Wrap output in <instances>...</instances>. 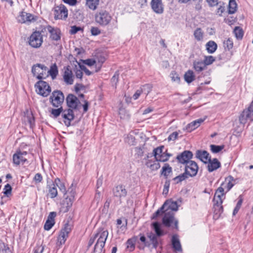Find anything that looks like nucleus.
<instances>
[{
    "label": "nucleus",
    "mask_w": 253,
    "mask_h": 253,
    "mask_svg": "<svg viewBox=\"0 0 253 253\" xmlns=\"http://www.w3.org/2000/svg\"><path fill=\"white\" fill-rule=\"evenodd\" d=\"M204 120L202 119H199L197 120L194 121L191 123L189 124L186 126V129L188 131H191L194 130L198 126H200V124L204 122Z\"/></svg>",
    "instance_id": "25"
},
{
    "label": "nucleus",
    "mask_w": 253,
    "mask_h": 253,
    "mask_svg": "<svg viewBox=\"0 0 253 253\" xmlns=\"http://www.w3.org/2000/svg\"><path fill=\"white\" fill-rule=\"evenodd\" d=\"M146 166L150 168L152 170H156L160 168V165L157 160L152 162L151 160H148L146 163Z\"/></svg>",
    "instance_id": "33"
},
{
    "label": "nucleus",
    "mask_w": 253,
    "mask_h": 253,
    "mask_svg": "<svg viewBox=\"0 0 253 253\" xmlns=\"http://www.w3.org/2000/svg\"><path fill=\"white\" fill-rule=\"evenodd\" d=\"M179 133L177 131H174L171 133L168 138V140L169 141H174L177 138L178 136Z\"/></svg>",
    "instance_id": "59"
},
{
    "label": "nucleus",
    "mask_w": 253,
    "mask_h": 253,
    "mask_svg": "<svg viewBox=\"0 0 253 253\" xmlns=\"http://www.w3.org/2000/svg\"><path fill=\"white\" fill-rule=\"evenodd\" d=\"M170 77L171 80L173 82H176L177 83H180V77H179L178 74H177L175 72L172 71L170 74Z\"/></svg>",
    "instance_id": "50"
},
{
    "label": "nucleus",
    "mask_w": 253,
    "mask_h": 253,
    "mask_svg": "<svg viewBox=\"0 0 253 253\" xmlns=\"http://www.w3.org/2000/svg\"><path fill=\"white\" fill-rule=\"evenodd\" d=\"M215 61V58L212 56H208L205 57V60L203 61L204 63H205V65H210L212 64Z\"/></svg>",
    "instance_id": "54"
},
{
    "label": "nucleus",
    "mask_w": 253,
    "mask_h": 253,
    "mask_svg": "<svg viewBox=\"0 0 253 253\" xmlns=\"http://www.w3.org/2000/svg\"><path fill=\"white\" fill-rule=\"evenodd\" d=\"M44 247L42 246H38L34 249V253H42Z\"/></svg>",
    "instance_id": "64"
},
{
    "label": "nucleus",
    "mask_w": 253,
    "mask_h": 253,
    "mask_svg": "<svg viewBox=\"0 0 253 253\" xmlns=\"http://www.w3.org/2000/svg\"><path fill=\"white\" fill-rule=\"evenodd\" d=\"M63 109L62 107H60L57 109H52L51 111V114L54 117L56 118L58 117L61 113H62Z\"/></svg>",
    "instance_id": "55"
},
{
    "label": "nucleus",
    "mask_w": 253,
    "mask_h": 253,
    "mask_svg": "<svg viewBox=\"0 0 253 253\" xmlns=\"http://www.w3.org/2000/svg\"><path fill=\"white\" fill-rule=\"evenodd\" d=\"M152 225L156 235L160 237L164 235V232L161 228L160 223L155 222L153 223Z\"/></svg>",
    "instance_id": "36"
},
{
    "label": "nucleus",
    "mask_w": 253,
    "mask_h": 253,
    "mask_svg": "<svg viewBox=\"0 0 253 253\" xmlns=\"http://www.w3.org/2000/svg\"><path fill=\"white\" fill-rule=\"evenodd\" d=\"M224 145H211L210 147L211 151L213 153H217L222 150L224 148Z\"/></svg>",
    "instance_id": "49"
},
{
    "label": "nucleus",
    "mask_w": 253,
    "mask_h": 253,
    "mask_svg": "<svg viewBox=\"0 0 253 253\" xmlns=\"http://www.w3.org/2000/svg\"><path fill=\"white\" fill-rule=\"evenodd\" d=\"M193 157V154L190 151L186 150L176 157L177 161L181 164L186 165Z\"/></svg>",
    "instance_id": "15"
},
{
    "label": "nucleus",
    "mask_w": 253,
    "mask_h": 253,
    "mask_svg": "<svg viewBox=\"0 0 253 253\" xmlns=\"http://www.w3.org/2000/svg\"><path fill=\"white\" fill-rule=\"evenodd\" d=\"M17 20L19 22L21 23L32 22L37 20V17L31 13L22 11L18 16Z\"/></svg>",
    "instance_id": "14"
},
{
    "label": "nucleus",
    "mask_w": 253,
    "mask_h": 253,
    "mask_svg": "<svg viewBox=\"0 0 253 253\" xmlns=\"http://www.w3.org/2000/svg\"><path fill=\"white\" fill-rule=\"evenodd\" d=\"M47 31L50 34V38L54 41H58L60 39V31L57 28H54L51 26L47 27Z\"/></svg>",
    "instance_id": "20"
},
{
    "label": "nucleus",
    "mask_w": 253,
    "mask_h": 253,
    "mask_svg": "<svg viewBox=\"0 0 253 253\" xmlns=\"http://www.w3.org/2000/svg\"><path fill=\"white\" fill-rule=\"evenodd\" d=\"M223 44L225 49L230 50L232 49L233 46V42L231 39L228 38L227 40L224 41Z\"/></svg>",
    "instance_id": "48"
},
{
    "label": "nucleus",
    "mask_w": 253,
    "mask_h": 253,
    "mask_svg": "<svg viewBox=\"0 0 253 253\" xmlns=\"http://www.w3.org/2000/svg\"><path fill=\"white\" fill-rule=\"evenodd\" d=\"M95 21L102 26H105L110 22L112 17L106 10H101L95 14Z\"/></svg>",
    "instance_id": "5"
},
{
    "label": "nucleus",
    "mask_w": 253,
    "mask_h": 253,
    "mask_svg": "<svg viewBox=\"0 0 253 253\" xmlns=\"http://www.w3.org/2000/svg\"><path fill=\"white\" fill-rule=\"evenodd\" d=\"M108 231L103 229H99L94 237L96 242L94 248V252L95 253H104V247L108 236Z\"/></svg>",
    "instance_id": "2"
},
{
    "label": "nucleus",
    "mask_w": 253,
    "mask_h": 253,
    "mask_svg": "<svg viewBox=\"0 0 253 253\" xmlns=\"http://www.w3.org/2000/svg\"><path fill=\"white\" fill-rule=\"evenodd\" d=\"M27 152L26 151H17L13 155V162L14 165L18 166L23 165L27 161Z\"/></svg>",
    "instance_id": "11"
},
{
    "label": "nucleus",
    "mask_w": 253,
    "mask_h": 253,
    "mask_svg": "<svg viewBox=\"0 0 253 253\" xmlns=\"http://www.w3.org/2000/svg\"><path fill=\"white\" fill-rule=\"evenodd\" d=\"M64 100V94L60 90L54 91L49 98L50 102L55 107H58L61 106Z\"/></svg>",
    "instance_id": "8"
},
{
    "label": "nucleus",
    "mask_w": 253,
    "mask_h": 253,
    "mask_svg": "<svg viewBox=\"0 0 253 253\" xmlns=\"http://www.w3.org/2000/svg\"><path fill=\"white\" fill-rule=\"evenodd\" d=\"M58 73L57 67L55 64H54L50 66L49 70L47 69L46 74L48 76L49 75L52 79H54L56 77Z\"/></svg>",
    "instance_id": "31"
},
{
    "label": "nucleus",
    "mask_w": 253,
    "mask_h": 253,
    "mask_svg": "<svg viewBox=\"0 0 253 253\" xmlns=\"http://www.w3.org/2000/svg\"><path fill=\"white\" fill-rule=\"evenodd\" d=\"M135 239L131 238L127 240L126 242V248L130 252H132L135 248Z\"/></svg>",
    "instance_id": "43"
},
{
    "label": "nucleus",
    "mask_w": 253,
    "mask_h": 253,
    "mask_svg": "<svg viewBox=\"0 0 253 253\" xmlns=\"http://www.w3.org/2000/svg\"><path fill=\"white\" fill-rule=\"evenodd\" d=\"M47 67L44 65L41 64H35L32 68V73L33 76L39 80L44 79L47 77Z\"/></svg>",
    "instance_id": "6"
},
{
    "label": "nucleus",
    "mask_w": 253,
    "mask_h": 253,
    "mask_svg": "<svg viewBox=\"0 0 253 253\" xmlns=\"http://www.w3.org/2000/svg\"><path fill=\"white\" fill-rule=\"evenodd\" d=\"M248 120H250V117L246 110H244L239 117L240 123L243 126L247 123Z\"/></svg>",
    "instance_id": "29"
},
{
    "label": "nucleus",
    "mask_w": 253,
    "mask_h": 253,
    "mask_svg": "<svg viewBox=\"0 0 253 253\" xmlns=\"http://www.w3.org/2000/svg\"><path fill=\"white\" fill-rule=\"evenodd\" d=\"M54 224V220L47 219L44 225V229L45 230H49Z\"/></svg>",
    "instance_id": "53"
},
{
    "label": "nucleus",
    "mask_w": 253,
    "mask_h": 253,
    "mask_svg": "<svg viewBox=\"0 0 253 253\" xmlns=\"http://www.w3.org/2000/svg\"><path fill=\"white\" fill-rule=\"evenodd\" d=\"M42 43V36L40 32L36 31L30 36L29 39L30 45L35 48L40 47Z\"/></svg>",
    "instance_id": "10"
},
{
    "label": "nucleus",
    "mask_w": 253,
    "mask_h": 253,
    "mask_svg": "<svg viewBox=\"0 0 253 253\" xmlns=\"http://www.w3.org/2000/svg\"><path fill=\"white\" fill-rule=\"evenodd\" d=\"M119 71H116L111 79V82L113 84H114L115 85H117V84L118 82V80H119Z\"/></svg>",
    "instance_id": "57"
},
{
    "label": "nucleus",
    "mask_w": 253,
    "mask_h": 253,
    "mask_svg": "<svg viewBox=\"0 0 253 253\" xmlns=\"http://www.w3.org/2000/svg\"><path fill=\"white\" fill-rule=\"evenodd\" d=\"M111 202V200L109 198L107 199L104 203L103 208L102 209V212L104 214H107L110 207V204Z\"/></svg>",
    "instance_id": "52"
},
{
    "label": "nucleus",
    "mask_w": 253,
    "mask_h": 253,
    "mask_svg": "<svg viewBox=\"0 0 253 253\" xmlns=\"http://www.w3.org/2000/svg\"><path fill=\"white\" fill-rule=\"evenodd\" d=\"M56 187L55 184L52 183L48 188V195L51 198H55L57 196L58 192Z\"/></svg>",
    "instance_id": "34"
},
{
    "label": "nucleus",
    "mask_w": 253,
    "mask_h": 253,
    "mask_svg": "<svg viewBox=\"0 0 253 253\" xmlns=\"http://www.w3.org/2000/svg\"><path fill=\"white\" fill-rule=\"evenodd\" d=\"M62 117L64 119L65 125L67 126H70L71 121L74 120L75 117L73 110L70 108L63 110Z\"/></svg>",
    "instance_id": "16"
},
{
    "label": "nucleus",
    "mask_w": 253,
    "mask_h": 253,
    "mask_svg": "<svg viewBox=\"0 0 253 253\" xmlns=\"http://www.w3.org/2000/svg\"><path fill=\"white\" fill-rule=\"evenodd\" d=\"M64 82L68 84H73V75L72 71L68 68H67L64 72L63 75Z\"/></svg>",
    "instance_id": "23"
},
{
    "label": "nucleus",
    "mask_w": 253,
    "mask_h": 253,
    "mask_svg": "<svg viewBox=\"0 0 253 253\" xmlns=\"http://www.w3.org/2000/svg\"><path fill=\"white\" fill-rule=\"evenodd\" d=\"M151 6L152 10L157 14H162L164 12V5L162 0H152Z\"/></svg>",
    "instance_id": "19"
},
{
    "label": "nucleus",
    "mask_w": 253,
    "mask_h": 253,
    "mask_svg": "<svg viewBox=\"0 0 253 253\" xmlns=\"http://www.w3.org/2000/svg\"><path fill=\"white\" fill-rule=\"evenodd\" d=\"M152 88V85L150 84H145L140 87L142 93L145 94V97L151 91Z\"/></svg>",
    "instance_id": "41"
},
{
    "label": "nucleus",
    "mask_w": 253,
    "mask_h": 253,
    "mask_svg": "<svg viewBox=\"0 0 253 253\" xmlns=\"http://www.w3.org/2000/svg\"><path fill=\"white\" fill-rule=\"evenodd\" d=\"M172 245L173 249L176 252H181L182 248L180 241L176 235H173L172 237Z\"/></svg>",
    "instance_id": "27"
},
{
    "label": "nucleus",
    "mask_w": 253,
    "mask_h": 253,
    "mask_svg": "<svg viewBox=\"0 0 253 253\" xmlns=\"http://www.w3.org/2000/svg\"><path fill=\"white\" fill-rule=\"evenodd\" d=\"M237 5L235 0H230L228 4V13L233 14L237 10Z\"/></svg>",
    "instance_id": "37"
},
{
    "label": "nucleus",
    "mask_w": 253,
    "mask_h": 253,
    "mask_svg": "<svg viewBox=\"0 0 253 253\" xmlns=\"http://www.w3.org/2000/svg\"><path fill=\"white\" fill-rule=\"evenodd\" d=\"M99 3V0H86L85 5L90 9L95 10Z\"/></svg>",
    "instance_id": "30"
},
{
    "label": "nucleus",
    "mask_w": 253,
    "mask_h": 253,
    "mask_svg": "<svg viewBox=\"0 0 253 253\" xmlns=\"http://www.w3.org/2000/svg\"><path fill=\"white\" fill-rule=\"evenodd\" d=\"M246 110L250 117V121H253V101L252 102L248 109Z\"/></svg>",
    "instance_id": "58"
},
{
    "label": "nucleus",
    "mask_w": 253,
    "mask_h": 253,
    "mask_svg": "<svg viewBox=\"0 0 253 253\" xmlns=\"http://www.w3.org/2000/svg\"><path fill=\"white\" fill-rule=\"evenodd\" d=\"M56 186H58L60 191L64 194V195L68 194L67 197H65L67 206L69 207L72 206L73 202L74 201L75 191L73 188L69 189L68 192L66 191L64 184L60 182L59 179L57 178L55 180Z\"/></svg>",
    "instance_id": "4"
},
{
    "label": "nucleus",
    "mask_w": 253,
    "mask_h": 253,
    "mask_svg": "<svg viewBox=\"0 0 253 253\" xmlns=\"http://www.w3.org/2000/svg\"><path fill=\"white\" fill-rule=\"evenodd\" d=\"M11 186L9 184H7L5 186H4V194L7 196H8V195L10 194H11Z\"/></svg>",
    "instance_id": "63"
},
{
    "label": "nucleus",
    "mask_w": 253,
    "mask_h": 253,
    "mask_svg": "<svg viewBox=\"0 0 253 253\" xmlns=\"http://www.w3.org/2000/svg\"><path fill=\"white\" fill-rule=\"evenodd\" d=\"M164 149V146H160L155 148L153 150V155L154 156L156 160L158 159L160 156L164 153L163 149Z\"/></svg>",
    "instance_id": "39"
},
{
    "label": "nucleus",
    "mask_w": 253,
    "mask_h": 253,
    "mask_svg": "<svg viewBox=\"0 0 253 253\" xmlns=\"http://www.w3.org/2000/svg\"><path fill=\"white\" fill-rule=\"evenodd\" d=\"M106 60L105 57L102 55L97 56L96 59V66H98V69L96 70V72H98L101 68L102 64Z\"/></svg>",
    "instance_id": "40"
},
{
    "label": "nucleus",
    "mask_w": 253,
    "mask_h": 253,
    "mask_svg": "<svg viewBox=\"0 0 253 253\" xmlns=\"http://www.w3.org/2000/svg\"><path fill=\"white\" fill-rule=\"evenodd\" d=\"M204 33L200 28H197L194 32V36L197 41H202L204 38Z\"/></svg>",
    "instance_id": "35"
},
{
    "label": "nucleus",
    "mask_w": 253,
    "mask_h": 253,
    "mask_svg": "<svg viewBox=\"0 0 253 253\" xmlns=\"http://www.w3.org/2000/svg\"><path fill=\"white\" fill-rule=\"evenodd\" d=\"M224 198V188L220 186L216 190L213 199V208L216 214H220L223 212L222 204Z\"/></svg>",
    "instance_id": "3"
},
{
    "label": "nucleus",
    "mask_w": 253,
    "mask_h": 253,
    "mask_svg": "<svg viewBox=\"0 0 253 253\" xmlns=\"http://www.w3.org/2000/svg\"><path fill=\"white\" fill-rule=\"evenodd\" d=\"M171 155L168 153H165L164 152L160 156V157L157 159V161L158 162H166L168 161L169 159V158Z\"/></svg>",
    "instance_id": "51"
},
{
    "label": "nucleus",
    "mask_w": 253,
    "mask_h": 253,
    "mask_svg": "<svg viewBox=\"0 0 253 253\" xmlns=\"http://www.w3.org/2000/svg\"><path fill=\"white\" fill-rule=\"evenodd\" d=\"M34 180L36 184L41 182L42 180V177L41 174L39 173L36 174L34 177Z\"/></svg>",
    "instance_id": "60"
},
{
    "label": "nucleus",
    "mask_w": 253,
    "mask_h": 253,
    "mask_svg": "<svg viewBox=\"0 0 253 253\" xmlns=\"http://www.w3.org/2000/svg\"><path fill=\"white\" fill-rule=\"evenodd\" d=\"M206 49L208 53H214L217 48V44L212 41L208 42L206 44Z\"/></svg>",
    "instance_id": "28"
},
{
    "label": "nucleus",
    "mask_w": 253,
    "mask_h": 253,
    "mask_svg": "<svg viewBox=\"0 0 253 253\" xmlns=\"http://www.w3.org/2000/svg\"><path fill=\"white\" fill-rule=\"evenodd\" d=\"M71 227L68 224L65 225L64 227L61 230L57 240V244L59 245L64 244L67 238L69 233L71 231Z\"/></svg>",
    "instance_id": "12"
},
{
    "label": "nucleus",
    "mask_w": 253,
    "mask_h": 253,
    "mask_svg": "<svg viewBox=\"0 0 253 253\" xmlns=\"http://www.w3.org/2000/svg\"><path fill=\"white\" fill-rule=\"evenodd\" d=\"M164 213L165 214V209L163 205L153 214L152 219H156L158 216L161 215Z\"/></svg>",
    "instance_id": "47"
},
{
    "label": "nucleus",
    "mask_w": 253,
    "mask_h": 253,
    "mask_svg": "<svg viewBox=\"0 0 253 253\" xmlns=\"http://www.w3.org/2000/svg\"><path fill=\"white\" fill-rule=\"evenodd\" d=\"M190 177L185 172L182 173L173 178V180L176 181V183L181 182Z\"/></svg>",
    "instance_id": "44"
},
{
    "label": "nucleus",
    "mask_w": 253,
    "mask_h": 253,
    "mask_svg": "<svg viewBox=\"0 0 253 253\" xmlns=\"http://www.w3.org/2000/svg\"><path fill=\"white\" fill-rule=\"evenodd\" d=\"M35 87L37 93L43 97L47 96L51 92V88L48 83L42 80L38 82Z\"/></svg>",
    "instance_id": "7"
},
{
    "label": "nucleus",
    "mask_w": 253,
    "mask_h": 253,
    "mask_svg": "<svg viewBox=\"0 0 253 253\" xmlns=\"http://www.w3.org/2000/svg\"><path fill=\"white\" fill-rule=\"evenodd\" d=\"M196 157L204 163H207L211 159L209 157V154L206 151H197Z\"/></svg>",
    "instance_id": "22"
},
{
    "label": "nucleus",
    "mask_w": 253,
    "mask_h": 253,
    "mask_svg": "<svg viewBox=\"0 0 253 253\" xmlns=\"http://www.w3.org/2000/svg\"><path fill=\"white\" fill-rule=\"evenodd\" d=\"M184 78L185 82L188 84L192 82L195 79L193 71L190 70H189L185 73Z\"/></svg>",
    "instance_id": "32"
},
{
    "label": "nucleus",
    "mask_w": 253,
    "mask_h": 253,
    "mask_svg": "<svg viewBox=\"0 0 253 253\" xmlns=\"http://www.w3.org/2000/svg\"><path fill=\"white\" fill-rule=\"evenodd\" d=\"M172 171V169L169 164H165L162 168V174L167 176Z\"/></svg>",
    "instance_id": "45"
},
{
    "label": "nucleus",
    "mask_w": 253,
    "mask_h": 253,
    "mask_svg": "<svg viewBox=\"0 0 253 253\" xmlns=\"http://www.w3.org/2000/svg\"><path fill=\"white\" fill-rule=\"evenodd\" d=\"M198 169L197 164L193 161H191L185 165V172L190 177H194L196 175Z\"/></svg>",
    "instance_id": "13"
},
{
    "label": "nucleus",
    "mask_w": 253,
    "mask_h": 253,
    "mask_svg": "<svg viewBox=\"0 0 253 253\" xmlns=\"http://www.w3.org/2000/svg\"><path fill=\"white\" fill-rule=\"evenodd\" d=\"M158 236L157 235H155L153 233H150L148 235V238L151 242L153 247L155 249H156L158 246Z\"/></svg>",
    "instance_id": "38"
},
{
    "label": "nucleus",
    "mask_w": 253,
    "mask_h": 253,
    "mask_svg": "<svg viewBox=\"0 0 253 253\" xmlns=\"http://www.w3.org/2000/svg\"><path fill=\"white\" fill-rule=\"evenodd\" d=\"M84 63L88 66H91L95 64L96 66V61L92 59H87L84 61Z\"/></svg>",
    "instance_id": "61"
},
{
    "label": "nucleus",
    "mask_w": 253,
    "mask_h": 253,
    "mask_svg": "<svg viewBox=\"0 0 253 253\" xmlns=\"http://www.w3.org/2000/svg\"><path fill=\"white\" fill-rule=\"evenodd\" d=\"M208 165V170L210 172H212L220 167V163L216 158L213 159L212 160H209Z\"/></svg>",
    "instance_id": "24"
},
{
    "label": "nucleus",
    "mask_w": 253,
    "mask_h": 253,
    "mask_svg": "<svg viewBox=\"0 0 253 253\" xmlns=\"http://www.w3.org/2000/svg\"><path fill=\"white\" fill-rule=\"evenodd\" d=\"M193 68L196 72H200L206 68V66L203 61H194L193 62Z\"/></svg>",
    "instance_id": "26"
},
{
    "label": "nucleus",
    "mask_w": 253,
    "mask_h": 253,
    "mask_svg": "<svg viewBox=\"0 0 253 253\" xmlns=\"http://www.w3.org/2000/svg\"><path fill=\"white\" fill-rule=\"evenodd\" d=\"M125 141L130 145H134L135 142V138L132 135L129 134L125 138Z\"/></svg>",
    "instance_id": "56"
},
{
    "label": "nucleus",
    "mask_w": 253,
    "mask_h": 253,
    "mask_svg": "<svg viewBox=\"0 0 253 253\" xmlns=\"http://www.w3.org/2000/svg\"><path fill=\"white\" fill-rule=\"evenodd\" d=\"M113 192L114 196L119 198L120 200L127 195V190L125 187L122 185H119L114 187L113 189Z\"/></svg>",
    "instance_id": "18"
},
{
    "label": "nucleus",
    "mask_w": 253,
    "mask_h": 253,
    "mask_svg": "<svg viewBox=\"0 0 253 253\" xmlns=\"http://www.w3.org/2000/svg\"><path fill=\"white\" fill-rule=\"evenodd\" d=\"M243 201V198H242L241 196H240L239 197L238 201L233 212V215H235L238 212L242 206Z\"/></svg>",
    "instance_id": "46"
},
{
    "label": "nucleus",
    "mask_w": 253,
    "mask_h": 253,
    "mask_svg": "<svg viewBox=\"0 0 253 253\" xmlns=\"http://www.w3.org/2000/svg\"><path fill=\"white\" fill-rule=\"evenodd\" d=\"M82 30V29L80 27H77L76 26H73L71 27L70 33L71 34H75L78 31Z\"/></svg>",
    "instance_id": "62"
},
{
    "label": "nucleus",
    "mask_w": 253,
    "mask_h": 253,
    "mask_svg": "<svg viewBox=\"0 0 253 253\" xmlns=\"http://www.w3.org/2000/svg\"><path fill=\"white\" fill-rule=\"evenodd\" d=\"M165 209V214L163 218V223L166 227H170L174 223V228L178 229V220L174 217L173 211L178 210L176 202L168 200L163 205Z\"/></svg>",
    "instance_id": "1"
},
{
    "label": "nucleus",
    "mask_w": 253,
    "mask_h": 253,
    "mask_svg": "<svg viewBox=\"0 0 253 253\" xmlns=\"http://www.w3.org/2000/svg\"><path fill=\"white\" fill-rule=\"evenodd\" d=\"M234 33L238 39H242L243 35H244V32L242 28H241L239 27H236L234 30Z\"/></svg>",
    "instance_id": "42"
},
{
    "label": "nucleus",
    "mask_w": 253,
    "mask_h": 253,
    "mask_svg": "<svg viewBox=\"0 0 253 253\" xmlns=\"http://www.w3.org/2000/svg\"><path fill=\"white\" fill-rule=\"evenodd\" d=\"M67 106L72 109H77L80 103L78 98L72 94H69L66 98Z\"/></svg>",
    "instance_id": "17"
},
{
    "label": "nucleus",
    "mask_w": 253,
    "mask_h": 253,
    "mask_svg": "<svg viewBox=\"0 0 253 253\" xmlns=\"http://www.w3.org/2000/svg\"><path fill=\"white\" fill-rule=\"evenodd\" d=\"M54 15L55 19L65 20L68 17V11L65 5L60 4L55 7Z\"/></svg>",
    "instance_id": "9"
},
{
    "label": "nucleus",
    "mask_w": 253,
    "mask_h": 253,
    "mask_svg": "<svg viewBox=\"0 0 253 253\" xmlns=\"http://www.w3.org/2000/svg\"><path fill=\"white\" fill-rule=\"evenodd\" d=\"M234 181V178L232 176H229L226 177L221 184V187L224 188V190L226 189V192L229 191L234 185L233 181Z\"/></svg>",
    "instance_id": "21"
}]
</instances>
